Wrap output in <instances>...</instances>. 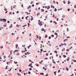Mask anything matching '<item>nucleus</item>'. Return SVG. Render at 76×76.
<instances>
[{"label": "nucleus", "mask_w": 76, "mask_h": 76, "mask_svg": "<svg viewBox=\"0 0 76 76\" xmlns=\"http://www.w3.org/2000/svg\"><path fill=\"white\" fill-rule=\"evenodd\" d=\"M56 20H57V21H58V18H57Z\"/></svg>", "instance_id": "a19ab883"}, {"label": "nucleus", "mask_w": 76, "mask_h": 76, "mask_svg": "<svg viewBox=\"0 0 76 76\" xmlns=\"http://www.w3.org/2000/svg\"><path fill=\"white\" fill-rule=\"evenodd\" d=\"M74 8H76V5H75L74 6Z\"/></svg>", "instance_id": "79ce46f5"}, {"label": "nucleus", "mask_w": 76, "mask_h": 76, "mask_svg": "<svg viewBox=\"0 0 76 76\" xmlns=\"http://www.w3.org/2000/svg\"><path fill=\"white\" fill-rule=\"evenodd\" d=\"M0 20L1 22V21H4V22H6V19L5 18H3L2 19H0Z\"/></svg>", "instance_id": "f257e3e1"}, {"label": "nucleus", "mask_w": 76, "mask_h": 76, "mask_svg": "<svg viewBox=\"0 0 76 76\" xmlns=\"http://www.w3.org/2000/svg\"><path fill=\"white\" fill-rule=\"evenodd\" d=\"M63 57H64V58H65V57H66V55H63Z\"/></svg>", "instance_id": "2eb2a0df"}, {"label": "nucleus", "mask_w": 76, "mask_h": 76, "mask_svg": "<svg viewBox=\"0 0 76 76\" xmlns=\"http://www.w3.org/2000/svg\"><path fill=\"white\" fill-rule=\"evenodd\" d=\"M63 3H64V4H65V1H63Z\"/></svg>", "instance_id": "680f3d73"}, {"label": "nucleus", "mask_w": 76, "mask_h": 76, "mask_svg": "<svg viewBox=\"0 0 76 76\" xmlns=\"http://www.w3.org/2000/svg\"><path fill=\"white\" fill-rule=\"evenodd\" d=\"M70 10V9H68V12Z\"/></svg>", "instance_id": "ea45409f"}, {"label": "nucleus", "mask_w": 76, "mask_h": 76, "mask_svg": "<svg viewBox=\"0 0 76 76\" xmlns=\"http://www.w3.org/2000/svg\"><path fill=\"white\" fill-rule=\"evenodd\" d=\"M28 26H29V25H30V24H29V23H28Z\"/></svg>", "instance_id": "5fc2aeb1"}, {"label": "nucleus", "mask_w": 76, "mask_h": 76, "mask_svg": "<svg viewBox=\"0 0 76 76\" xmlns=\"http://www.w3.org/2000/svg\"><path fill=\"white\" fill-rule=\"evenodd\" d=\"M18 45L16 44V48H18Z\"/></svg>", "instance_id": "6e6552de"}, {"label": "nucleus", "mask_w": 76, "mask_h": 76, "mask_svg": "<svg viewBox=\"0 0 76 76\" xmlns=\"http://www.w3.org/2000/svg\"><path fill=\"white\" fill-rule=\"evenodd\" d=\"M60 70H58V73H60Z\"/></svg>", "instance_id": "e2e57ef3"}, {"label": "nucleus", "mask_w": 76, "mask_h": 76, "mask_svg": "<svg viewBox=\"0 0 76 76\" xmlns=\"http://www.w3.org/2000/svg\"><path fill=\"white\" fill-rule=\"evenodd\" d=\"M46 56H48V53H46Z\"/></svg>", "instance_id": "f704fd0d"}, {"label": "nucleus", "mask_w": 76, "mask_h": 76, "mask_svg": "<svg viewBox=\"0 0 76 76\" xmlns=\"http://www.w3.org/2000/svg\"><path fill=\"white\" fill-rule=\"evenodd\" d=\"M31 6H29L28 7L27 9H30V8H31Z\"/></svg>", "instance_id": "1a4fd4ad"}, {"label": "nucleus", "mask_w": 76, "mask_h": 76, "mask_svg": "<svg viewBox=\"0 0 76 76\" xmlns=\"http://www.w3.org/2000/svg\"><path fill=\"white\" fill-rule=\"evenodd\" d=\"M41 52H42V51L43 50H42V49H41Z\"/></svg>", "instance_id": "2f4dec72"}, {"label": "nucleus", "mask_w": 76, "mask_h": 76, "mask_svg": "<svg viewBox=\"0 0 76 76\" xmlns=\"http://www.w3.org/2000/svg\"><path fill=\"white\" fill-rule=\"evenodd\" d=\"M24 46H25V45H23L22 46L23 47H24Z\"/></svg>", "instance_id": "de8ad7c7"}, {"label": "nucleus", "mask_w": 76, "mask_h": 76, "mask_svg": "<svg viewBox=\"0 0 76 76\" xmlns=\"http://www.w3.org/2000/svg\"><path fill=\"white\" fill-rule=\"evenodd\" d=\"M4 59H5L6 58V56H4Z\"/></svg>", "instance_id": "4c0bfd02"}, {"label": "nucleus", "mask_w": 76, "mask_h": 76, "mask_svg": "<svg viewBox=\"0 0 76 76\" xmlns=\"http://www.w3.org/2000/svg\"><path fill=\"white\" fill-rule=\"evenodd\" d=\"M70 38V37H67L66 38Z\"/></svg>", "instance_id": "603ef678"}, {"label": "nucleus", "mask_w": 76, "mask_h": 76, "mask_svg": "<svg viewBox=\"0 0 76 76\" xmlns=\"http://www.w3.org/2000/svg\"><path fill=\"white\" fill-rule=\"evenodd\" d=\"M29 47H30L29 46H28V49H29Z\"/></svg>", "instance_id": "052dcab7"}, {"label": "nucleus", "mask_w": 76, "mask_h": 76, "mask_svg": "<svg viewBox=\"0 0 76 76\" xmlns=\"http://www.w3.org/2000/svg\"><path fill=\"white\" fill-rule=\"evenodd\" d=\"M40 75H44V73H40Z\"/></svg>", "instance_id": "4be33fe9"}, {"label": "nucleus", "mask_w": 76, "mask_h": 76, "mask_svg": "<svg viewBox=\"0 0 76 76\" xmlns=\"http://www.w3.org/2000/svg\"><path fill=\"white\" fill-rule=\"evenodd\" d=\"M27 54H31V53H28V52H27Z\"/></svg>", "instance_id": "a878e982"}, {"label": "nucleus", "mask_w": 76, "mask_h": 76, "mask_svg": "<svg viewBox=\"0 0 76 76\" xmlns=\"http://www.w3.org/2000/svg\"><path fill=\"white\" fill-rule=\"evenodd\" d=\"M43 69H45V70H47V69L45 68L44 67H43Z\"/></svg>", "instance_id": "0eeeda50"}, {"label": "nucleus", "mask_w": 76, "mask_h": 76, "mask_svg": "<svg viewBox=\"0 0 76 76\" xmlns=\"http://www.w3.org/2000/svg\"><path fill=\"white\" fill-rule=\"evenodd\" d=\"M47 35H46L45 36V38H47Z\"/></svg>", "instance_id": "4d7b16f0"}, {"label": "nucleus", "mask_w": 76, "mask_h": 76, "mask_svg": "<svg viewBox=\"0 0 76 76\" xmlns=\"http://www.w3.org/2000/svg\"><path fill=\"white\" fill-rule=\"evenodd\" d=\"M66 70L67 71H68V70H69V69L68 68H66Z\"/></svg>", "instance_id": "72a5a7b5"}, {"label": "nucleus", "mask_w": 76, "mask_h": 76, "mask_svg": "<svg viewBox=\"0 0 76 76\" xmlns=\"http://www.w3.org/2000/svg\"><path fill=\"white\" fill-rule=\"evenodd\" d=\"M28 74H31V72L30 71H29L28 72Z\"/></svg>", "instance_id": "58836bf2"}, {"label": "nucleus", "mask_w": 76, "mask_h": 76, "mask_svg": "<svg viewBox=\"0 0 76 76\" xmlns=\"http://www.w3.org/2000/svg\"><path fill=\"white\" fill-rule=\"evenodd\" d=\"M70 3H71V2H70V1H68V3H67L68 4H69Z\"/></svg>", "instance_id": "20e7f679"}, {"label": "nucleus", "mask_w": 76, "mask_h": 76, "mask_svg": "<svg viewBox=\"0 0 76 76\" xmlns=\"http://www.w3.org/2000/svg\"><path fill=\"white\" fill-rule=\"evenodd\" d=\"M29 70L30 71L32 70V68H29Z\"/></svg>", "instance_id": "c85d7f7f"}, {"label": "nucleus", "mask_w": 76, "mask_h": 76, "mask_svg": "<svg viewBox=\"0 0 76 76\" xmlns=\"http://www.w3.org/2000/svg\"><path fill=\"white\" fill-rule=\"evenodd\" d=\"M49 39H51V37L50 36L49 37Z\"/></svg>", "instance_id": "6e6d98bb"}, {"label": "nucleus", "mask_w": 76, "mask_h": 76, "mask_svg": "<svg viewBox=\"0 0 76 76\" xmlns=\"http://www.w3.org/2000/svg\"><path fill=\"white\" fill-rule=\"evenodd\" d=\"M3 48V46H2V47H1V48Z\"/></svg>", "instance_id": "a18cd8bd"}, {"label": "nucleus", "mask_w": 76, "mask_h": 76, "mask_svg": "<svg viewBox=\"0 0 76 76\" xmlns=\"http://www.w3.org/2000/svg\"><path fill=\"white\" fill-rule=\"evenodd\" d=\"M55 12H56L57 11V9H56V8H55L54 10Z\"/></svg>", "instance_id": "f3484780"}, {"label": "nucleus", "mask_w": 76, "mask_h": 76, "mask_svg": "<svg viewBox=\"0 0 76 76\" xmlns=\"http://www.w3.org/2000/svg\"><path fill=\"white\" fill-rule=\"evenodd\" d=\"M62 18H65V15H63L62 16Z\"/></svg>", "instance_id": "5701e85b"}, {"label": "nucleus", "mask_w": 76, "mask_h": 76, "mask_svg": "<svg viewBox=\"0 0 76 76\" xmlns=\"http://www.w3.org/2000/svg\"><path fill=\"white\" fill-rule=\"evenodd\" d=\"M4 27H6V25H4Z\"/></svg>", "instance_id": "0e129e2a"}, {"label": "nucleus", "mask_w": 76, "mask_h": 76, "mask_svg": "<svg viewBox=\"0 0 76 76\" xmlns=\"http://www.w3.org/2000/svg\"><path fill=\"white\" fill-rule=\"evenodd\" d=\"M17 13H19V11H17V12H16Z\"/></svg>", "instance_id": "774afa93"}, {"label": "nucleus", "mask_w": 76, "mask_h": 76, "mask_svg": "<svg viewBox=\"0 0 76 76\" xmlns=\"http://www.w3.org/2000/svg\"><path fill=\"white\" fill-rule=\"evenodd\" d=\"M32 6L33 7H34V4L32 5Z\"/></svg>", "instance_id": "bf43d9fd"}, {"label": "nucleus", "mask_w": 76, "mask_h": 76, "mask_svg": "<svg viewBox=\"0 0 76 76\" xmlns=\"http://www.w3.org/2000/svg\"><path fill=\"white\" fill-rule=\"evenodd\" d=\"M42 31H45V29L43 28H42V29H41Z\"/></svg>", "instance_id": "9d476101"}, {"label": "nucleus", "mask_w": 76, "mask_h": 76, "mask_svg": "<svg viewBox=\"0 0 76 76\" xmlns=\"http://www.w3.org/2000/svg\"><path fill=\"white\" fill-rule=\"evenodd\" d=\"M19 51V50H15V51H14V53H16V52H18Z\"/></svg>", "instance_id": "7ed1b4c3"}, {"label": "nucleus", "mask_w": 76, "mask_h": 76, "mask_svg": "<svg viewBox=\"0 0 76 76\" xmlns=\"http://www.w3.org/2000/svg\"><path fill=\"white\" fill-rule=\"evenodd\" d=\"M56 57H58V54H56Z\"/></svg>", "instance_id": "13d9d810"}, {"label": "nucleus", "mask_w": 76, "mask_h": 76, "mask_svg": "<svg viewBox=\"0 0 76 76\" xmlns=\"http://www.w3.org/2000/svg\"><path fill=\"white\" fill-rule=\"evenodd\" d=\"M36 37H37V38H38V35H37Z\"/></svg>", "instance_id": "8fccbe9b"}, {"label": "nucleus", "mask_w": 76, "mask_h": 76, "mask_svg": "<svg viewBox=\"0 0 76 76\" xmlns=\"http://www.w3.org/2000/svg\"><path fill=\"white\" fill-rule=\"evenodd\" d=\"M4 10H5V11H7V9H4Z\"/></svg>", "instance_id": "473e14b6"}, {"label": "nucleus", "mask_w": 76, "mask_h": 76, "mask_svg": "<svg viewBox=\"0 0 76 76\" xmlns=\"http://www.w3.org/2000/svg\"><path fill=\"white\" fill-rule=\"evenodd\" d=\"M51 37H54V35H51Z\"/></svg>", "instance_id": "37998d69"}, {"label": "nucleus", "mask_w": 76, "mask_h": 76, "mask_svg": "<svg viewBox=\"0 0 76 76\" xmlns=\"http://www.w3.org/2000/svg\"><path fill=\"white\" fill-rule=\"evenodd\" d=\"M50 6H48V7L47 9H50Z\"/></svg>", "instance_id": "f8f14e48"}, {"label": "nucleus", "mask_w": 76, "mask_h": 76, "mask_svg": "<svg viewBox=\"0 0 76 76\" xmlns=\"http://www.w3.org/2000/svg\"><path fill=\"white\" fill-rule=\"evenodd\" d=\"M66 51H67V52H69V49H67L66 50Z\"/></svg>", "instance_id": "cd10ccee"}, {"label": "nucleus", "mask_w": 76, "mask_h": 76, "mask_svg": "<svg viewBox=\"0 0 76 76\" xmlns=\"http://www.w3.org/2000/svg\"><path fill=\"white\" fill-rule=\"evenodd\" d=\"M11 26H10V27H9V28H12V27H13V26H12V24L11 25Z\"/></svg>", "instance_id": "9b49d317"}, {"label": "nucleus", "mask_w": 76, "mask_h": 76, "mask_svg": "<svg viewBox=\"0 0 76 76\" xmlns=\"http://www.w3.org/2000/svg\"><path fill=\"white\" fill-rule=\"evenodd\" d=\"M14 62L15 64H17V63H18V62H15V61H14Z\"/></svg>", "instance_id": "bb28decb"}, {"label": "nucleus", "mask_w": 76, "mask_h": 76, "mask_svg": "<svg viewBox=\"0 0 76 76\" xmlns=\"http://www.w3.org/2000/svg\"><path fill=\"white\" fill-rule=\"evenodd\" d=\"M16 26H17L18 27H19V25L18 24H17L16 25Z\"/></svg>", "instance_id": "393cba45"}, {"label": "nucleus", "mask_w": 76, "mask_h": 76, "mask_svg": "<svg viewBox=\"0 0 76 76\" xmlns=\"http://www.w3.org/2000/svg\"><path fill=\"white\" fill-rule=\"evenodd\" d=\"M21 6H22V7H23V4H22Z\"/></svg>", "instance_id": "c9c22d12"}, {"label": "nucleus", "mask_w": 76, "mask_h": 76, "mask_svg": "<svg viewBox=\"0 0 76 76\" xmlns=\"http://www.w3.org/2000/svg\"><path fill=\"white\" fill-rule=\"evenodd\" d=\"M58 76H61V75L60 74V75H59Z\"/></svg>", "instance_id": "338daca9"}, {"label": "nucleus", "mask_w": 76, "mask_h": 76, "mask_svg": "<svg viewBox=\"0 0 76 76\" xmlns=\"http://www.w3.org/2000/svg\"><path fill=\"white\" fill-rule=\"evenodd\" d=\"M26 13H27V15H29V13H28V12H26Z\"/></svg>", "instance_id": "7c9ffc66"}, {"label": "nucleus", "mask_w": 76, "mask_h": 76, "mask_svg": "<svg viewBox=\"0 0 76 76\" xmlns=\"http://www.w3.org/2000/svg\"><path fill=\"white\" fill-rule=\"evenodd\" d=\"M19 71L20 72H22V70L20 69H19Z\"/></svg>", "instance_id": "c756f323"}, {"label": "nucleus", "mask_w": 76, "mask_h": 76, "mask_svg": "<svg viewBox=\"0 0 76 76\" xmlns=\"http://www.w3.org/2000/svg\"><path fill=\"white\" fill-rule=\"evenodd\" d=\"M39 63H40V64H42V63L41 62H39Z\"/></svg>", "instance_id": "09e8293b"}, {"label": "nucleus", "mask_w": 76, "mask_h": 76, "mask_svg": "<svg viewBox=\"0 0 76 76\" xmlns=\"http://www.w3.org/2000/svg\"><path fill=\"white\" fill-rule=\"evenodd\" d=\"M31 17L32 18H31V20H34V18H33V17L32 16H31Z\"/></svg>", "instance_id": "423d86ee"}, {"label": "nucleus", "mask_w": 76, "mask_h": 76, "mask_svg": "<svg viewBox=\"0 0 76 76\" xmlns=\"http://www.w3.org/2000/svg\"><path fill=\"white\" fill-rule=\"evenodd\" d=\"M41 10L42 11V12H44V9H41Z\"/></svg>", "instance_id": "dca6fc26"}, {"label": "nucleus", "mask_w": 76, "mask_h": 76, "mask_svg": "<svg viewBox=\"0 0 76 76\" xmlns=\"http://www.w3.org/2000/svg\"><path fill=\"white\" fill-rule=\"evenodd\" d=\"M53 23H55L56 25V24H57V22H56V21H53Z\"/></svg>", "instance_id": "412c9836"}, {"label": "nucleus", "mask_w": 76, "mask_h": 76, "mask_svg": "<svg viewBox=\"0 0 76 76\" xmlns=\"http://www.w3.org/2000/svg\"><path fill=\"white\" fill-rule=\"evenodd\" d=\"M39 40H40L41 39V37H39Z\"/></svg>", "instance_id": "6ab92c4d"}, {"label": "nucleus", "mask_w": 76, "mask_h": 76, "mask_svg": "<svg viewBox=\"0 0 76 76\" xmlns=\"http://www.w3.org/2000/svg\"><path fill=\"white\" fill-rule=\"evenodd\" d=\"M55 35H57V33H55Z\"/></svg>", "instance_id": "864d4df0"}, {"label": "nucleus", "mask_w": 76, "mask_h": 76, "mask_svg": "<svg viewBox=\"0 0 76 76\" xmlns=\"http://www.w3.org/2000/svg\"><path fill=\"white\" fill-rule=\"evenodd\" d=\"M53 3H54V4H56V2H55V1H53Z\"/></svg>", "instance_id": "49530a36"}, {"label": "nucleus", "mask_w": 76, "mask_h": 76, "mask_svg": "<svg viewBox=\"0 0 76 76\" xmlns=\"http://www.w3.org/2000/svg\"><path fill=\"white\" fill-rule=\"evenodd\" d=\"M7 23H10V21H7Z\"/></svg>", "instance_id": "3c124183"}, {"label": "nucleus", "mask_w": 76, "mask_h": 76, "mask_svg": "<svg viewBox=\"0 0 76 76\" xmlns=\"http://www.w3.org/2000/svg\"><path fill=\"white\" fill-rule=\"evenodd\" d=\"M42 21H41L40 22H39V25H42Z\"/></svg>", "instance_id": "f03ea898"}, {"label": "nucleus", "mask_w": 76, "mask_h": 76, "mask_svg": "<svg viewBox=\"0 0 76 76\" xmlns=\"http://www.w3.org/2000/svg\"><path fill=\"white\" fill-rule=\"evenodd\" d=\"M64 25L65 26H67L68 25H67V24H66V25H65V24H64Z\"/></svg>", "instance_id": "e433bc0d"}, {"label": "nucleus", "mask_w": 76, "mask_h": 76, "mask_svg": "<svg viewBox=\"0 0 76 76\" xmlns=\"http://www.w3.org/2000/svg\"><path fill=\"white\" fill-rule=\"evenodd\" d=\"M46 76H48V73L46 74Z\"/></svg>", "instance_id": "69168bd1"}, {"label": "nucleus", "mask_w": 76, "mask_h": 76, "mask_svg": "<svg viewBox=\"0 0 76 76\" xmlns=\"http://www.w3.org/2000/svg\"><path fill=\"white\" fill-rule=\"evenodd\" d=\"M73 61H74V62H76V60H73Z\"/></svg>", "instance_id": "c03bdc74"}, {"label": "nucleus", "mask_w": 76, "mask_h": 76, "mask_svg": "<svg viewBox=\"0 0 76 76\" xmlns=\"http://www.w3.org/2000/svg\"><path fill=\"white\" fill-rule=\"evenodd\" d=\"M36 66H39V65H38V64H36Z\"/></svg>", "instance_id": "ddd939ff"}, {"label": "nucleus", "mask_w": 76, "mask_h": 76, "mask_svg": "<svg viewBox=\"0 0 76 76\" xmlns=\"http://www.w3.org/2000/svg\"><path fill=\"white\" fill-rule=\"evenodd\" d=\"M32 63H31V64H30L29 65H28V66H32Z\"/></svg>", "instance_id": "39448f33"}, {"label": "nucleus", "mask_w": 76, "mask_h": 76, "mask_svg": "<svg viewBox=\"0 0 76 76\" xmlns=\"http://www.w3.org/2000/svg\"><path fill=\"white\" fill-rule=\"evenodd\" d=\"M64 45H65V46H66L67 45V44L66 43H64L63 44Z\"/></svg>", "instance_id": "aec40b11"}, {"label": "nucleus", "mask_w": 76, "mask_h": 76, "mask_svg": "<svg viewBox=\"0 0 76 76\" xmlns=\"http://www.w3.org/2000/svg\"><path fill=\"white\" fill-rule=\"evenodd\" d=\"M66 29H67L66 31L67 32H68V31H69V28H67Z\"/></svg>", "instance_id": "a211bd4d"}, {"label": "nucleus", "mask_w": 76, "mask_h": 76, "mask_svg": "<svg viewBox=\"0 0 76 76\" xmlns=\"http://www.w3.org/2000/svg\"><path fill=\"white\" fill-rule=\"evenodd\" d=\"M54 52L55 53H57V51L56 50H55Z\"/></svg>", "instance_id": "b1692460"}, {"label": "nucleus", "mask_w": 76, "mask_h": 76, "mask_svg": "<svg viewBox=\"0 0 76 76\" xmlns=\"http://www.w3.org/2000/svg\"><path fill=\"white\" fill-rule=\"evenodd\" d=\"M39 15H40V13H38L37 14V16H39Z\"/></svg>", "instance_id": "4468645a"}]
</instances>
